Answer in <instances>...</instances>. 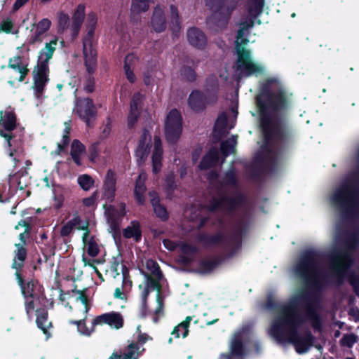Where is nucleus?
<instances>
[{"label":"nucleus","instance_id":"nucleus-41","mask_svg":"<svg viewBox=\"0 0 359 359\" xmlns=\"http://www.w3.org/2000/svg\"><path fill=\"white\" fill-rule=\"evenodd\" d=\"M264 0H250L248 8L250 17L257 18L263 11Z\"/></svg>","mask_w":359,"mask_h":359},{"label":"nucleus","instance_id":"nucleus-19","mask_svg":"<svg viewBox=\"0 0 359 359\" xmlns=\"http://www.w3.org/2000/svg\"><path fill=\"white\" fill-rule=\"evenodd\" d=\"M22 60L23 57L20 55H15L8 60V68L12 69L20 74L18 78L11 77L12 80L8 81L11 85H13L15 81H24L29 72L28 64L24 63Z\"/></svg>","mask_w":359,"mask_h":359},{"label":"nucleus","instance_id":"nucleus-13","mask_svg":"<svg viewBox=\"0 0 359 359\" xmlns=\"http://www.w3.org/2000/svg\"><path fill=\"white\" fill-rule=\"evenodd\" d=\"M50 69L48 65L37 62L32 71L33 86L35 95L39 97L44 92L49 81Z\"/></svg>","mask_w":359,"mask_h":359},{"label":"nucleus","instance_id":"nucleus-40","mask_svg":"<svg viewBox=\"0 0 359 359\" xmlns=\"http://www.w3.org/2000/svg\"><path fill=\"white\" fill-rule=\"evenodd\" d=\"M135 55L131 53L126 55L124 59L123 70L125 75L130 83H134L136 81L135 75L131 69V65L134 62Z\"/></svg>","mask_w":359,"mask_h":359},{"label":"nucleus","instance_id":"nucleus-31","mask_svg":"<svg viewBox=\"0 0 359 359\" xmlns=\"http://www.w3.org/2000/svg\"><path fill=\"white\" fill-rule=\"evenodd\" d=\"M219 160V154L217 148L210 149L201 158L198 168L201 170H207L214 166Z\"/></svg>","mask_w":359,"mask_h":359},{"label":"nucleus","instance_id":"nucleus-59","mask_svg":"<svg viewBox=\"0 0 359 359\" xmlns=\"http://www.w3.org/2000/svg\"><path fill=\"white\" fill-rule=\"evenodd\" d=\"M180 250L187 255H194L198 252V248L196 246L187 243H182Z\"/></svg>","mask_w":359,"mask_h":359},{"label":"nucleus","instance_id":"nucleus-1","mask_svg":"<svg viewBox=\"0 0 359 359\" xmlns=\"http://www.w3.org/2000/svg\"><path fill=\"white\" fill-rule=\"evenodd\" d=\"M293 94L276 77L266 79L262 84L260 93L256 97L260 113V127L266 144H274L264 156H257L250 170V177L259 180L264 170L275 172L284 155L292 144V135L286 119L292 105Z\"/></svg>","mask_w":359,"mask_h":359},{"label":"nucleus","instance_id":"nucleus-57","mask_svg":"<svg viewBox=\"0 0 359 359\" xmlns=\"http://www.w3.org/2000/svg\"><path fill=\"white\" fill-rule=\"evenodd\" d=\"M176 189L177 184L174 176H168L165 179V190L168 196H171Z\"/></svg>","mask_w":359,"mask_h":359},{"label":"nucleus","instance_id":"nucleus-11","mask_svg":"<svg viewBox=\"0 0 359 359\" xmlns=\"http://www.w3.org/2000/svg\"><path fill=\"white\" fill-rule=\"evenodd\" d=\"M299 325H290L288 327L287 336L285 334V339L283 341H278L279 342L288 341L292 344L295 348L296 351L299 353H304L308 351L314 342V337L310 331H306L303 336L300 335L298 332V327Z\"/></svg>","mask_w":359,"mask_h":359},{"label":"nucleus","instance_id":"nucleus-21","mask_svg":"<svg viewBox=\"0 0 359 359\" xmlns=\"http://www.w3.org/2000/svg\"><path fill=\"white\" fill-rule=\"evenodd\" d=\"M187 37L189 43L198 50H203L207 46V37L205 33L196 27L188 29Z\"/></svg>","mask_w":359,"mask_h":359},{"label":"nucleus","instance_id":"nucleus-54","mask_svg":"<svg viewBox=\"0 0 359 359\" xmlns=\"http://www.w3.org/2000/svg\"><path fill=\"white\" fill-rule=\"evenodd\" d=\"M96 28L94 27H88L87 34L83 39V48H93V39L95 34V30Z\"/></svg>","mask_w":359,"mask_h":359},{"label":"nucleus","instance_id":"nucleus-8","mask_svg":"<svg viewBox=\"0 0 359 359\" xmlns=\"http://www.w3.org/2000/svg\"><path fill=\"white\" fill-rule=\"evenodd\" d=\"M73 111L88 128L94 126L97 116V108L92 98L76 97Z\"/></svg>","mask_w":359,"mask_h":359},{"label":"nucleus","instance_id":"nucleus-38","mask_svg":"<svg viewBox=\"0 0 359 359\" xmlns=\"http://www.w3.org/2000/svg\"><path fill=\"white\" fill-rule=\"evenodd\" d=\"M146 190L147 187L144 181L142 180L141 175H139L135 181L134 196L140 205H142L145 203L144 193Z\"/></svg>","mask_w":359,"mask_h":359},{"label":"nucleus","instance_id":"nucleus-61","mask_svg":"<svg viewBox=\"0 0 359 359\" xmlns=\"http://www.w3.org/2000/svg\"><path fill=\"white\" fill-rule=\"evenodd\" d=\"M14 25L10 18L3 20L0 23V32L11 34L13 29Z\"/></svg>","mask_w":359,"mask_h":359},{"label":"nucleus","instance_id":"nucleus-58","mask_svg":"<svg viewBox=\"0 0 359 359\" xmlns=\"http://www.w3.org/2000/svg\"><path fill=\"white\" fill-rule=\"evenodd\" d=\"M141 112L129 111L127 117V126L129 129H132L135 127L138 121L140 116Z\"/></svg>","mask_w":359,"mask_h":359},{"label":"nucleus","instance_id":"nucleus-4","mask_svg":"<svg viewBox=\"0 0 359 359\" xmlns=\"http://www.w3.org/2000/svg\"><path fill=\"white\" fill-rule=\"evenodd\" d=\"M359 190L350 181L343 182L332 195V201L339 208L341 217L345 220L359 216Z\"/></svg>","mask_w":359,"mask_h":359},{"label":"nucleus","instance_id":"nucleus-9","mask_svg":"<svg viewBox=\"0 0 359 359\" xmlns=\"http://www.w3.org/2000/svg\"><path fill=\"white\" fill-rule=\"evenodd\" d=\"M183 119L180 111L171 109L165 121V137L169 144L174 145L179 141L182 133Z\"/></svg>","mask_w":359,"mask_h":359},{"label":"nucleus","instance_id":"nucleus-12","mask_svg":"<svg viewBox=\"0 0 359 359\" xmlns=\"http://www.w3.org/2000/svg\"><path fill=\"white\" fill-rule=\"evenodd\" d=\"M16 127L17 116L14 109L8 107L6 110L0 111V136L6 140L10 149L11 140L15 137L12 133Z\"/></svg>","mask_w":359,"mask_h":359},{"label":"nucleus","instance_id":"nucleus-33","mask_svg":"<svg viewBox=\"0 0 359 359\" xmlns=\"http://www.w3.org/2000/svg\"><path fill=\"white\" fill-rule=\"evenodd\" d=\"M57 43V37L51 40L49 43H46L45 47L39 52L37 62L48 65L49 60L52 58L55 50Z\"/></svg>","mask_w":359,"mask_h":359},{"label":"nucleus","instance_id":"nucleus-42","mask_svg":"<svg viewBox=\"0 0 359 359\" xmlns=\"http://www.w3.org/2000/svg\"><path fill=\"white\" fill-rule=\"evenodd\" d=\"M148 0H132L130 11L132 13L140 14L148 11Z\"/></svg>","mask_w":359,"mask_h":359},{"label":"nucleus","instance_id":"nucleus-47","mask_svg":"<svg viewBox=\"0 0 359 359\" xmlns=\"http://www.w3.org/2000/svg\"><path fill=\"white\" fill-rule=\"evenodd\" d=\"M57 234L55 232H53L50 242L46 244V248L41 249L43 255L46 257V253H49V255H55V251L57 246Z\"/></svg>","mask_w":359,"mask_h":359},{"label":"nucleus","instance_id":"nucleus-17","mask_svg":"<svg viewBox=\"0 0 359 359\" xmlns=\"http://www.w3.org/2000/svg\"><path fill=\"white\" fill-rule=\"evenodd\" d=\"M224 212L231 216H233L237 211L242 209L247 204L246 196L239 192L235 196H227L224 194Z\"/></svg>","mask_w":359,"mask_h":359},{"label":"nucleus","instance_id":"nucleus-52","mask_svg":"<svg viewBox=\"0 0 359 359\" xmlns=\"http://www.w3.org/2000/svg\"><path fill=\"white\" fill-rule=\"evenodd\" d=\"M69 222L71 223L73 228H76L78 230H84L87 229V226L89 225L88 222L83 223L81 217L77 213H76L74 217L69 220Z\"/></svg>","mask_w":359,"mask_h":359},{"label":"nucleus","instance_id":"nucleus-18","mask_svg":"<svg viewBox=\"0 0 359 359\" xmlns=\"http://www.w3.org/2000/svg\"><path fill=\"white\" fill-rule=\"evenodd\" d=\"M93 326L108 325L111 327L118 330L123 327L124 320L122 315L118 312L111 311L96 316L92 322Z\"/></svg>","mask_w":359,"mask_h":359},{"label":"nucleus","instance_id":"nucleus-15","mask_svg":"<svg viewBox=\"0 0 359 359\" xmlns=\"http://www.w3.org/2000/svg\"><path fill=\"white\" fill-rule=\"evenodd\" d=\"M151 135L147 128H143L135 151L136 161L141 165L146 161L151 147Z\"/></svg>","mask_w":359,"mask_h":359},{"label":"nucleus","instance_id":"nucleus-32","mask_svg":"<svg viewBox=\"0 0 359 359\" xmlns=\"http://www.w3.org/2000/svg\"><path fill=\"white\" fill-rule=\"evenodd\" d=\"M142 236L141 225L137 220H133L130 225L123 230V236L125 238H133L136 243H139L141 241Z\"/></svg>","mask_w":359,"mask_h":359},{"label":"nucleus","instance_id":"nucleus-56","mask_svg":"<svg viewBox=\"0 0 359 359\" xmlns=\"http://www.w3.org/2000/svg\"><path fill=\"white\" fill-rule=\"evenodd\" d=\"M146 266L148 270L151 271L150 275L161 276L163 275L162 271L160 269L158 264L153 260L149 259L147 261Z\"/></svg>","mask_w":359,"mask_h":359},{"label":"nucleus","instance_id":"nucleus-30","mask_svg":"<svg viewBox=\"0 0 359 359\" xmlns=\"http://www.w3.org/2000/svg\"><path fill=\"white\" fill-rule=\"evenodd\" d=\"M51 25V21L48 18H43L39 21L37 24H34V25L36 26V30L34 34L29 39V43L35 44L42 42L43 34L50 29Z\"/></svg>","mask_w":359,"mask_h":359},{"label":"nucleus","instance_id":"nucleus-64","mask_svg":"<svg viewBox=\"0 0 359 359\" xmlns=\"http://www.w3.org/2000/svg\"><path fill=\"white\" fill-rule=\"evenodd\" d=\"M233 149V145L228 140L222 142L220 144V151L224 157L228 156L232 152Z\"/></svg>","mask_w":359,"mask_h":359},{"label":"nucleus","instance_id":"nucleus-49","mask_svg":"<svg viewBox=\"0 0 359 359\" xmlns=\"http://www.w3.org/2000/svg\"><path fill=\"white\" fill-rule=\"evenodd\" d=\"M358 337L353 334H345L340 339V345L341 346H346L348 348H351L355 343L357 342Z\"/></svg>","mask_w":359,"mask_h":359},{"label":"nucleus","instance_id":"nucleus-22","mask_svg":"<svg viewBox=\"0 0 359 359\" xmlns=\"http://www.w3.org/2000/svg\"><path fill=\"white\" fill-rule=\"evenodd\" d=\"M163 147L161 139L156 135L154 138V150L151 156L152 172L154 174H158L162 168Z\"/></svg>","mask_w":359,"mask_h":359},{"label":"nucleus","instance_id":"nucleus-60","mask_svg":"<svg viewBox=\"0 0 359 359\" xmlns=\"http://www.w3.org/2000/svg\"><path fill=\"white\" fill-rule=\"evenodd\" d=\"M95 90V80L93 75L89 74L88 77H86L84 86L83 90L87 93H92Z\"/></svg>","mask_w":359,"mask_h":359},{"label":"nucleus","instance_id":"nucleus-26","mask_svg":"<svg viewBox=\"0 0 359 359\" xmlns=\"http://www.w3.org/2000/svg\"><path fill=\"white\" fill-rule=\"evenodd\" d=\"M151 26L157 33L163 32L166 29V18L163 10L159 6H156L154 9L151 18Z\"/></svg>","mask_w":359,"mask_h":359},{"label":"nucleus","instance_id":"nucleus-5","mask_svg":"<svg viewBox=\"0 0 359 359\" xmlns=\"http://www.w3.org/2000/svg\"><path fill=\"white\" fill-rule=\"evenodd\" d=\"M359 245V226L348 235L344 241L345 250L332 257L331 270L332 276L338 285H341L354 262L351 251L355 250Z\"/></svg>","mask_w":359,"mask_h":359},{"label":"nucleus","instance_id":"nucleus-28","mask_svg":"<svg viewBox=\"0 0 359 359\" xmlns=\"http://www.w3.org/2000/svg\"><path fill=\"white\" fill-rule=\"evenodd\" d=\"M36 323L37 327L43 332V333L46 335V339L50 338L51 337V334L48 331V329L53 327V324L51 322H48V325H46L48 318V310L44 307L37 309L36 310Z\"/></svg>","mask_w":359,"mask_h":359},{"label":"nucleus","instance_id":"nucleus-45","mask_svg":"<svg viewBox=\"0 0 359 359\" xmlns=\"http://www.w3.org/2000/svg\"><path fill=\"white\" fill-rule=\"evenodd\" d=\"M156 302L158 306L154 311L155 316L153 319L154 323H158V317L164 315V299L161 294H156Z\"/></svg>","mask_w":359,"mask_h":359},{"label":"nucleus","instance_id":"nucleus-6","mask_svg":"<svg viewBox=\"0 0 359 359\" xmlns=\"http://www.w3.org/2000/svg\"><path fill=\"white\" fill-rule=\"evenodd\" d=\"M206 6L212 13L208 21L222 30L229 22L231 15L237 7V0H205Z\"/></svg>","mask_w":359,"mask_h":359},{"label":"nucleus","instance_id":"nucleus-62","mask_svg":"<svg viewBox=\"0 0 359 359\" xmlns=\"http://www.w3.org/2000/svg\"><path fill=\"white\" fill-rule=\"evenodd\" d=\"M100 252V250L97 244L93 238L90 239L87 247V253L89 256L95 257L97 256Z\"/></svg>","mask_w":359,"mask_h":359},{"label":"nucleus","instance_id":"nucleus-48","mask_svg":"<svg viewBox=\"0 0 359 359\" xmlns=\"http://www.w3.org/2000/svg\"><path fill=\"white\" fill-rule=\"evenodd\" d=\"M57 29L60 32H63L67 29L69 22V17L67 13L60 12L58 13Z\"/></svg>","mask_w":359,"mask_h":359},{"label":"nucleus","instance_id":"nucleus-35","mask_svg":"<svg viewBox=\"0 0 359 359\" xmlns=\"http://www.w3.org/2000/svg\"><path fill=\"white\" fill-rule=\"evenodd\" d=\"M86 151V147L79 140H74L71 144L70 155L74 163L80 166L82 165L81 155Z\"/></svg>","mask_w":359,"mask_h":359},{"label":"nucleus","instance_id":"nucleus-20","mask_svg":"<svg viewBox=\"0 0 359 359\" xmlns=\"http://www.w3.org/2000/svg\"><path fill=\"white\" fill-rule=\"evenodd\" d=\"M116 176L111 169H109L106 173L103 182V196L109 202L112 203L115 199L116 191Z\"/></svg>","mask_w":359,"mask_h":359},{"label":"nucleus","instance_id":"nucleus-27","mask_svg":"<svg viewBox=\"0 0 359 359\" xmlns=\"http://www.w3.org/2000/svg\"><path fill=\"white\" fill-rule=\"evenodd\" d=\"M84 65L88 74L93 75L97 67V53L94 48H83Z\"/></svg>","mask_w":359,"mask_h":359},{"label":"nucleus","instance_id":"nucleus-2","mask_svg":"<svg viewBox=\"0 0 359 359\" xmlns=\"http://www.w3.org/2000/svg\"><path fill=\"white\" fill-rule=\"evenodd\" d=\"M294 271L304 280L306 290L292 298L287 304L281 306L280 316L273 320L271 325V334L277 341L285 339V327L301 325L304 323L299 313L300 302L304 303L306 317L311 321L314 329L321 328L318 313L320 296L327 280L326 275L320 273L318 252L312 249L302 252L295 264Z\"/></svg>","mask_w":359,"mask_h":359},{"label":"nucleus","instance_id":"nucleus-3","mask_svg":"<svg viewBox=\"0 0 359 359\" xmlns=\"http://www.w3.org/2000/svg\"><path fill=\"white\" fill-rule=\"evenodd\" d=\"M250 219L247 211H242L241 215L234 219L231 228V233L226 236L222 232L214 234L201 233L197 235V241L205 248L222 244L229 248L226 255V258L233 257L241 248L243 237L245 236L249 229Z\"/></svg>","mask_w":359,"mask_h":359},{"label":"nucleus","instance_id":"nucleus-51","mask_svg":"<svg viewBox=\"0 0 359 359\" xmlns=\"http://www.w3.org/2000/svg\"><path fill=\"white\" fill-rule=\"evenodd\" d=\"M107 219H108V222L109 224V226H110L111 229L115 233H119L120 232L119 221L114 212H109L108 214Z\"/></svg>","mask_w":359,"mask_h":359},{"label":"nucleus","instance_id":"nucleus-36","mask_svg":"<svg viewBox=\"0 0 359 359\" xmlns=\"http://www.w3.org/2000/svg\"><path fill=\"white\" fill-rule=\"evenodd\" d=\"M142 274L145 277L144 286L152 290H156L157 294H161L162 290L161 280L163 278V275H150L147 272H142Z\"/></svg>","mask_w":359,"mask_h":359},{"label":"nucleus","instance_id":"nucleus-39","mask_svg":"<svg viewBox=\"0 0 359 359\" xmlns=\"http://www.w3.org/2000/svg\"><path fill=\"white\" fill-rule=\"evenodd\" d=\"M170 10V29L175 35H177L181 29V21L180 19L178 8L176 6L171 4Z\"/></svg>","mask_w":359,"mask_h":359},{"label":"nucleus","instance_id":"nucleus-34","mask_svg":"<svg viewBox=\"0 0 359 359\" xmlns=\"http://www.w3.org/2000/svg\"><path fill=\"white\" fill-rule=\"evenodd\" d=\"M195 67L184 65L181 66L179 70L180 79L182 82L185 83H194L198 79V74L196 72Z\"/></svg>","mask_w":359,"mask_h":359},{"label":"nucleus","instance_id":"nucleus-29","mask_svg":"<svg viewBox=\"0 0 359 359\" xmlns=\"http://www.w3.org/2000/svg\"><path fill=\"white\" fill-rule=\"evenodd\" d=\"M224 261L222 256H217L209 259H201L198 263V271L202 274H208L212 273Z\"/></svg>","mask_w":359,"mask_h":359},{"label":"nucleus","instance_id":"nucleus-24","mask_svg":"<svg viewBox=\"0 0 359 359\" xmlns=\"http://www.w3.org/2000/svg\"><path fill=\"white\" fill-rule=\"evenodd\" d=\"M16 250L13 252V259L11 267L15 270V273H22V268L27 257V250L23 244L15 243Z\"/></svg>","mask_w":359,"mask_h":359},{"label":"nucleus","instance_id":"nucleus-53","mask_svg":"<svg viewBox=\"0 0 359 359\" xmlns=\"http://www.w3.org/2000/svg\"><path fill=\"white\" fill-rule=\"evenodd\" d=\"M348 280L352 286L355 294L359 297V274L351 271L348 276Z\"/></svg>","mask_w":359,"mask_h":359},{"label":"nucleus","instance_id":"nucleus-50","mask_svg":"<svg viewBox=\"0 0 359 359\" xmlns=\"http://www.w3.org/2000/svg\"><path fill=\"white\" fill-rule=\"evenodd\" d=\"M142 102V95L140 93H136L133 95L130 103V111L141 112L140 104Z\"/></svg>","mask_w":359,"mask_h":359},{"label":"nucleus","instance_id":"nucleus-7","mask_svg":"<svg viewBox=\"0 0 359 359\" xmlns=\"http://www.w3.org/2000/svg\"><path fill=\"white\" fill-rule=\"evenodd\" d=\"M237 60L236 61V71L240 77L265 74V67L259 63L254 62L251 57L250 50L236 43Z\"/></svg>","mask_w":359,"mask_h":359},{"label":"nucleus","instance_id":"nucleus-55","mask_svg":"<svg viewBox=\"0 0 359 359\" xmlns=\"http://www.w3.org/2000/svg\"><path fill=\"white\" fill-rule=\"evenodd\" d=\"M86 292V289L82 290H77L76 285H75L74 289L72 290L73 293L79 294V296L77 297V300H80L81 302V303L85 306L86 311L88 312V311L90 309V307L88 306V297Z\"/></svg>","mask_w":359,"mask_h":359},{"label":"nucleus","instance_id":"nucleus-37","mask_svg":"<svg viewBox=\"0 0 359 359\" xmlns=\"http://www.w3.org/2000/svg\"><path fill=\"white\" fill-rule=\"evenodd\" d=\"M86 6L83 4H79L76 8L72 15V26L74 31L78 32L85 18Z\"/></svg>","mask_w":359,"mask_h":359},{"label":"nucleus","instance_id":"nucleus-10","mask_svg":"<svg viewBox=\"0 0 359 359\" xmlns=\"http://www.w3.org/2000/svg\"><path fill=\"white\" fill-rule=\"evenodd\" d=\"M17 283L21 289V292L25 298H32L38 300L40 304L45 306L43 301L48 302L43 286L37 280L31 279L26 282L23 278L22 273H15Z\"/></svg>","mask_w":359,"mask_h":359},{"label":"nucleus","instance_id":"nucleus-14","mask_svg":"<svg viewBox=\"0 0 359 359\" xmlns=\"http://www.w3.org/2000/svg\"><path fill=\"white\" fill-rule=\"evenodd\" d=\"M153 338L147 333L140 332L137 341H133L128 346V352L122 354L113 353L108 359H131L135 354L137 357L142 355L145 351L144 348H140V346L144 344L147 341L152 340Z\"/></svg>","mask_w":359,"mask_h":359},{"label":"nucleus","instance_id":"nucleus-23","mask_svg":"<svg viewBox=\"0 0 359 359\" xmlns=\"http://www.w3.org/2000/svg\"><path fill=\"white\" fill-rule=\"evenodd\" d=\"M204 93L211 104L217 103L219 94V81L215 74L208 76L205 80Z\"/></svg>","mask_w":359,"mask_h":359},{"label":"nucleus","instance_id":"nucleus-16","mask_svg":"<svg viewBox=\"0 0 359 359\" xmlns=\"http://www.w3.org/2000/svg\"><path fill=\"white\" fill-rule=\"evenodd\" d=\"M189 107L195 113L204 111L208 105H213L204 92L198 89L193 90L187 99Z\"/></svg>","mask_w":359,"mask_h":359},{"label":"nucleus","instance_id":"nucleus-25","mask_svg":"<svg viewBox=\"0 0 359 359\" xmlns=\"http://www.w3.org/2000/svg\"><path fill=\"white\" fill-rule=\"evenodd\" d=\"M150 203L156 216L162 222H166L169 219V213L165 205L161 203L158 194L156 191L149 192Z\"/></svg>","mask_w":359,"mask_h":359},{"label":"nucleus","instance_id":"nucleus-44","mask_svg":"<svg viewBox=\"0 0 359 359\" xmlns=\"http://www.w3.org/2000/svg\"><path fill=\"white\" fill-rule=\"evenodd\" d=\"M224 194H219V197H212L208 205V209L210 212H215L220 209L224 211Z\"/></svg>","mask_w":359,"mask_h":359},{"label":"nucleus","instance_id":"nucleus-63","mask_svg":"<svg viewBox=\"0 0 359 359\" xmlns=\"http://www.w3.org/2000/svg\"><path fill=\"white\" fill-rule=\"evenodd\" d=\"M228 122V118L226 114L223 112L218 116L215 121V130L217 128H220L222 130L225 129Z\"/></svg>","mask_w":359,"mask_h":359},{"label":"nucleus","instance_id":"nucleus-43","mask_svg":"<svg viewBox=\"0 0 359 359\" xmlns=\"http://www.w3.org/2000/svg\"><path fill=\"white\" fill-rule=\"evenodd\" d=\"M77 182L83 191H87L94 186L95 180L90 175L83 174L78 177Z\"/></svg>","mask_w":359,"mask_h":359},{"label":"nucleus","instance_id":"nucleus-46","mask_svg":"<svg viewBox=\"0 0 359 359\" xmlns=\"http://www.w3.org/2000/svg\"><path fill=\"white\" fill-rule=\"evenodd\" d=\"M231 351L233 355L242 356L244 354L245 347L242 340L239 338L234 339L232 341Z\"/></svg>","mask_w":359,"mask_h":359}]
</instances>
